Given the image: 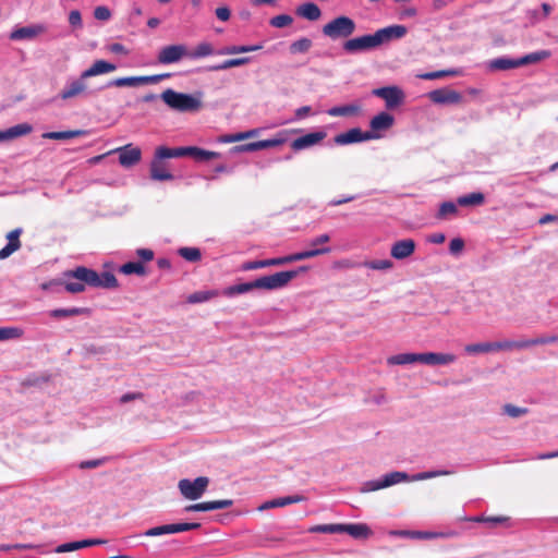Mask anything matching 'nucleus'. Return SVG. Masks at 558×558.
Segmentation results:
<instances>
[{
    "label": "nucleus",
    "mask_w": 558,
    "mask_h": 558,
    "mask_svg": "<svg viewBox=\"0 0 558 558\" xmlns=\"http://www.w3.org/2000/svg\"><path fill=\"white\" fill-rule=\"evenodd\" d=\"M407 34V27L403 25H392L380 28L374 34L363 35L348 39L343 44V50L348 53L363 52L375 49L392 39L402 38Z\"/></svg>",
    "instance_id": "nucleus-1"
},
{
    "label": "nucleus",
    "mask_w": 558,
    "mask_h": 558,
    "mask_svg": "<svg viewBox=\"0 0 558 558\" xmlns=\"http://www.w3.org/2000/svg\"><path fill=\"white\" fill-rule=\"evenodd\" d=\"M299 275L298 270H286L279 271L269 276L259 277L251 282H243L239 284H233L225 289L223 295L226 296H234L238 294H243L250 292L254 289L259 290H277L281 289L289 284L291 280H293Z\"/></svg>",
    "instance_id": "nucleus-2"
},
{
    "label": "nucleus",
    "mask_w": 558,
    "mask_h": 558,
    "mask_svg": "<svg viewBox=\"0 0 558 558\" xmlns=\"http://www.w3.org/2000/svg\"><path fill=\"white\" fill-rule=\"evenodd\" d=\"M451 472L449 471H429V472H422L413 475L411 477V481H423L433 478L436 476L441 475H449ZM410 477L405 472L395 471L391 473L386 474L381 480H374V481H367L363 483L360 492L361 493H371L378 489H383L389 486H392L395 484L409 481Z\"/></svg>",
    "instance_id": "nucleus-3"
},
{
    "label": "nucleus",
    "mask_w": 558,
    "mask_h": 558,
    "mask_svg": "<svg viewBox=\"0 0 558 558\" xmlns=\"http://www.w3.org/2000/svg\"><path fill=\"white\" fill-rule=\"evenodd\" d=\"M68 279H77L86 282L87 286L94 288L111 289L118 287V280L116 276L110 271H104L98 274L97 271L86 268L84 266L76 267L73 270H69L64 274Z\"/></svg>",
    "instance_id": "nucleus-4"
},
{
    "label": "nucleus",
    "mask_w": 558,
    "mask_h": 558,
    "mask_svg": "<svg viewBox=\"0 0 558 558\" xmlns=\"http://www.w3.org/2000/svg\"><path fill=\"white\" fill-rule=\"evenodd\" d=\"M330 252L329 247L314 248L304 252L294 253L283 257L268 258L263 260H250L241 265V270L248 271L259 268H266L270 266H280L292 262H299L307 258H312L322 254Z\"/></svg>",
    "instance_id": "nucleus-5"
},
{
    "label": "nucleus",
    "mask_w": 558,
    "mask_h": 558,
    "mask_svg": "<svg viewBox=\"0 0 558 558\" xmlns=\"http://www.w3.org/2000/svg\"><path fill=\"white\" fill-rule=\"evenodd\" d=\"M160 97L171 109L181 112L197 111L202 107V102L192 95L178 93L171 88L162 92Z\"/></svg>",
    "instance_id": "nucleus-6"
},
{
    "label": "nucleus",
    "mask_w": 558,
    "mask_h": 558,
    "mask_svg": "<svg viewBox=\"0 0 558 558\" xmlns=\"http://www.w3.org/2000/svg\"><path fill=\"white\" fill-rule=\"evenodd\" d=\"M174 151V147L159 146L155 150L154 158L150 162L149 173L151 180L155 181H171L173 180L172 173L168 170L167 163L163 159L167 158H179L174 155H167Z\"/></svg>",
    "instance_id": "nucleus-7"
},
{
    "label": "nucleus",
    "mask_w": 558,
    "mask_h": 558,
    "mask_svg": "<svg viewBox=\"0 0 558 558\" xmlns=\"http://www.w3.org/2000/svg\"><path fill=\"white\" fill-rule=\"evenodd\" d=\"M356 29L355 22L345 15L332 19L323 26V34L331 40L349 38Z\"/></svg>",
    "instance_id": "nucleus-8"
},
{
    "label": "nucleus",
    "mask_w": 558,
    "mask_h": 558,
    "mask_svg": "<svg viewBox=\"0 0 558 558\" xmlns=\"http://www.w3.org/2000/svg\"><path fill=\"white\" fill-rule=\"evenodd\" d=\"M209 480L206 476L196 477L194 481L183 478L179 482L180 493L190 500L199 499L206 492Z\"/></svg>",
    "instance_id": "nucleus-9"
},
{
    "label": "nucleus",
    "mask_w": 558,
    "mask_h": 558,
    "mask_svg": "<svg viewBox=\"0 0 558 558\" xmlns=\"http://www.w3.org/2000/svg\"><path fill=\"white\" fill-rule=\"evenodd\" d=\"M170 74H158L151 76H129V77H119L111 80L108 82L107 87H135L143 84H156L160 82L162 78L169 77Z\"/></svg>",
    "instance_id": "nucleus-10"
},
{
    "label": "nucleus",
    "mask_w": 558,
    "mask_h": 558,
    "mask_svg": "<svg viewBox=\"0 0 558 558\" xmlns=\"http://www.w3.org/2000/svg\"><path fill=\"white\" fill-rule=\"evenodd\" d=\"M119 154V162L122 167L130 168L137 165L142 159V150L138 147L128 144L108 151V154Z\"/></svg>",
    "instance_id": "nucleus-11"
},
{
    "label": "nucleus",
    "mask_w": 558,
    "mask_h": 558,
    "mask_svg": "<svg viewBox=\"0 0 558 558\" xmlns=\"http://www.w3.org/2000/svg\"><path fill=\"white\" fill-rule=\"evenodd\" d=\"M168 155H174L179 158L189 156L196 161H207L220 157V154L217 151L206 150L196 146L174 147V151L169 153Z\"/></svg>",
    "instance_id": "nucleus-12"
},
{
    "label": "nucleus",
    "mask_w": 558,
    "mask_h": 558,
    "mask_svg": "<svg viewBox=\"0 0 558 558\" xmlns=\"http://www.w3.org/2000/svg\"><path fill=\"white\" fill-rule=\"evenodd\" d=\"M373 95L381 98L388 109L400 106L404 99V93L398 86H386L373 90Z\"/></svg>",
    "instance_id": "nucleus-13"
},
{
    "label": "nucleus",
    "mask_w": 558,
    "mask_h": 558,
    "mask_svg": "<svg viewBox=\"0 0 558 558\" xmlns=\"http://www.w3.org/2000/svg\"><path fill=\"white\" fill-rule=\"evenodd\" d=\"M513 349L512 341H499V342H481V343H471L464 347L465 353L470 355L488 353L493 351H501V350H511Z\"/></svg>",
    "instance_id": "nucleus-14"
},
{
    "label": "nucleus",
    "mask_w": 558,
    "mask_h": 558,
    "mask_svg": "<svg viewBox=\"0 0 558 558\" xmlns=\"http://www.w3.org/2000/svg\"><path fill=\"white\" fill-rule=\"evenodd\" d=\"M378 136L373 132H362L361 129L354 128L350 129L344 133H340L335 136L333 141L337 145H348L353 143H360L363 141H368L373 138H377Z\"/></svg>",
    "instance_id": "nucleus-15"
},
{
    "label": "nucleus",
    "mask_w": 558,
    "mask_h": 558,
    "mask_svg": "<svg viewBox=\"0 0 558 558\" xmlns=\"http://www.w3.org/2000/svg\"><path fill=\"white\" fill-rule=\"evenodd\" d=\"M185 56H187V49L184 45H169L160 49L157 60L161 64H171Z\"/></svg>",
    "instance_id": "nucleus-16"
},
{
    "label": "nucleus",
    "mask_w": 558,
    "mask_h": 558,
    "mask_svg": "<svg viewBox=\"0 0 558 558\" xmlns=\"http://www.w3.org/2000/svg\"><path fill=\"white\" fill-rule=\"evenodd\" d=\"M456 360L457 356L452 353H418V362L426 365H447L456 362Z\"/></svg>",
    "instance_id": "nucleus-17"
},
{
    "label": "nucleus",
    "mask_w": 558,
    "mask_h": 558,
    "mask_svg": "<svg viewBox=\"0 0 558 558\" xmlns=\"http://www.w3.org/2000/svg\"><path fill=\"white\" fill-rule=\"evenodd\" d=\"M86 80L83 78L82 74L78 78L71 81L59 94L62 100H68L81 96L86 93L87 85Z\"/></svg>",
    "instance_id": "nucleus-18"
},
{
    "label": "nucleus",
    "mask_w": 558,
    "mask_h": 558,
    "mask_svg": "<svg viewBox=\"0 0 558 558\" xmlns=\"http://www.w3.org/2000/svg\"><path fill=\"white\" fill-rule=\"evenodd\" d=\"M429 99L435 104H459L462 100V95L456 90L439 88L429 93Z\"/></svg>",
    "instance_id": "nucleus-19"
},
{
    "label": "nucleus",
    "mask_w": 558,
    "mask_h": 558,
    "mask_svg": "<svg viewBox=\"0 0 558 558\" xmlns=\"http://www.w3.org/2000/svg\"><path fill=\"white\" fill-rule=\"evenodd\" d=\"M325 137H326V133L322 132V131L307 133L303 136H300V137L293 140L291 143V148L293 150H302V149H305L307 147L318 144Z\"/></svg>",
    "instance_id": "nucleus-20"
},
{
    "label": "nucleus",
    "mask_w": 558,
    "mask_h": 558,
    "mask_svg": "<svg viewBox=\"0 0 558 558\" xmlns=\"http://www.w3.org/2000/svg\"><path fill=\"white\" fill-rule=\"evenodd\" d=\"M415 242L412 239H404L392 244L390 254L396 259H404L411 256L415 251Z\"/></svg>",
    "instance_id": "nucleus-21"
},
{
    "label": "nucleus",
    "mask_w": 558,
    "mask_h": 558,
    "mask_svg": "<svg viewBox=\"0 0 558 558\" xmlns=\"http://www.w3.org/2000/svg\"><path fill=\"white\" fill-rule=\"evenodd\" d=\"M23 230L16 228L7 234L8 244L0 250V259H5L21 248L20 236Z\"/></svg>",
    "instance_id": "nucleus-22"
},
{
    "label": "nucleus",
    "mask_w": 558,
    "mask_h": 558,
    "mask_svg": "<svg viewBox=\"0 0 558 558\" xmlns=\"http://www.w3.org/2000/svg\"><path fill=\"white\" fill-rule=\"evenodd\" d=\"M232 505H233V501L231 499L205 501V502L190 505L185 508V511H189V512H191V511H211V510H218V509H227V508H230Z\"/></svg>",
    "instance_id": "nucleus-23"
},
{
    "label": "nucleus",
    "mask_w": 558,
    "mask_h": 558,
    "mask_svg": "<svg viewBox=\"0 0 558 558\" xmlns=\"http://www.w3.org/2000/svg\"><path fill=\"white\" fill-rule=\"evenodd\" d=\"M117 66L106 60H96L88 69L82 72L83 78L106 74L116 71Z\"/></svg>",
    "instance_id": "nucleus-24"
},
{
    "label": "nucleus",
    "mask_w": 558,
    "mask_h": 558,
    "mask_svg": "<svg viewBox=\"0 0 558 558\" xmlns=\"http://www.w3.org/2000/svg\"><path fill=\"white\" fill-rule=\"evenodd\" d=\"M45 32H46V28L43 25L24 26V27L14 29L10 34V39H12V40L32 39Z\"/></svg>",
    "instance_id": "nucleus-25"
},
{
    "label": "nucleus",
    "mask_w": 558,
    "mask_h": 558,
    "mask_svg": "<svg viewBox=\"0 0 558 558\" xmlns=\"http://www.w3.org/2000/svg\"><path fill=\"white\" fill-rule=\"evenodd\" d=\"M282 143L281 140L271 138V140H263L258 142L247 143L244 145L235 146L234 150L236 151H256L260 149H266L270 147H276Z\"/></svg>",
    "instance_id": "nucleus-26"
},
{
    "label": "nucleus",
    "mask_w": 558,
    "mask_h": 558,
    "mask_svg": "<svg viewBox=\"0 0 558 558\" xmlns=\"http://www.w3.org/2000/svg\"><path fill=\"white\" fill-rule=\"evenodd\" d=\"M298 16L308 21H317L322 16L319 7L314 2H306L299 5L295 10Z\"/></svg>",
    "instance_id": "nucleus-27"
},
{
    "label": "nucleus",
    "mask_w": 558,
    "mask_h": 558,
    "mask_svg": "<svg viewBox=\"0 0 558 558\" xmlns=\"http://www.w3.org/2000/svg\"><path fill=\"white\" fill-rule=\"evenodd\" d=\"M33 128L28 123H20L9 128L5 131H0V141L13 140L20 136L29 134Z\"/></svg>",
    "instance_id": "nucleus-28"
},
{
    "label": "nucleus",
    "mask_w": 558,
    "mask_h": 558,
    "mask_svg": "<svg viewBox=\"0 0 558 558\" xmlns=\"http://www.w3.org/2000/svg\"><path fill=\"white\" fill-rule=\"evenodd\" d=\"M78 315H90L88 307H71V308H56L49 312V316L54 319L68 318Z\"/></svg>",
    "instance_id": "nucleus-29"
},
{
    "label": "nucleus",
    "mask_w": 558,
    "mask_h": 558,
    "mask_svg": "<svg viewBox=\"0 0 558 558\" xmlns=\"http://www.w3.org/2000/svg\"><path fill=\"white\" fill-rule=\"evenodd\" d=\"M558 342V335L556 336H545L537 337L533 339L522 340V341H512L513 349H524L533 345L548 344Z\"/></svg>",
    "instance_id": "nucleus-30"
},
{
    "label": "nucleus",
    "mask_w": 558,
    "mask_h": 558,
    "mask_svg": "<svg viewBox=\"0 0 558 558\" xmlns=\"http://www.w3.org/2000/svg\"><path fill=\"white\" fill-rule=\"evenodd\" d=\"M305 500V497L302 495L287 496L276 498L269 501H266L263 506L259 507L260 510L270 509L276 507H284L291 504H296Z\"/></svg>",
    "instance_id": "nucleus-31"
},
{
    "label": "nucleus",
    "mask_w": 558,
    "mask_h": 558,
    "mask_svg": "<svg viewBox=\"0 0 558 558\" xmlns=\"http://www.w3.org/2000/svg\"><path fill=\"white\" fill-rule=\"evenodd\" d=\"M393 121L395 119L391 114L387 112H380L371 120L369 126L372 131L388 130L392 126Z\"/></svg>",
    "instance_id": "nucleus-32"
},
{
    "label": "nucleus",
    "mask_w": 558,
    "mask_h": 558,
    "mask_svg": "<svg viewBox=\"0 0 558 558\" xmlns=\"http://www.w3.org/2000/svg\"><path fill=\"white\" fill-rule=\"evenodd\" d=\"M342 533H348L354 538H365L371 534V530L363 523L341 524Z\"/></svg>",
    "instance_id": "nucleus-33"
},
{
    "label": "nucleus",
    "mask_w": 558,
    "mask_h": 558,
    "mask_svg": "<svg viewBox=\"0 0 558 558\" xmlns=\"http://www.w3.org/2000/svg\"><path fill=\"white\" fill-rule=\"evenodd\" d=\"M87 134V130L53 131L44 133L43 137L48 140H70L74 137L84 136Z\"/></svg>",
    "instance_id": "nucleus-34"
},
{
    "label": "nucleus",
    "mask_w": 558,
    "mask_h": 558,
    "mask_svg": "<svg viewBox=\"0 0 558 558\" xmlns=\"http://www.w3.org/2000/svg\"><path fill=\"white\" fill-rule=\"evenodd\" d=\"M361 111V107L359 105H344L337 106L328 109L327 113L331 117H350L356 116Z\"/></svg>",
    "instance_id": "nucleus-35"
},
{
    "label": "nucleus",
    "mask_w": 558,
    "mask_h": 558,
    "mask_svg": "<svg viewBox=\"0 0 558 558\" xmlns=\"http://www.w3.org/2000/svg\"><path fill=\"white\" fill-rule=\"evenodd\" d=\"M519 59L496 58L489 62V68L495 71H506L519 68Z\"/></svg>",
    "instance_id": "nucleus-36"
},
{
    "label": "nucleus",
    "mask_w": 558,
    "mask_h": 558,
    "mask_svg": "<svg viewBox=\"0 0 558 558\" xmlns=\"http://www.w3.org/2000/svg\"><path fill=\"white\" fill-rule=\"evenodd\" d=\"M263 48L262 45H253V46H246V45H232L227 46L219 50V54L222 56H229V54H238V53H245V52H253L260 50Z\"/></svg>",
    "instance_id": "nucleus-37"
},
{
    "label": "nucleus",
    "mask_w": 558,
    "mask_h": 558,
    "mask_svg": "<svg viewBox=\"0 0 558 558\" xmlns=\"http://www.w3.org/2000/svg\"><path fill=\"white\" fill-rule=\"evenodd\" d=\"M550 56H551V53L549 50L534 51V52H531L529 54H525V56L519 58V65L523 66V65H527V64H532V63H537V62L548 59Z\"/></svg>",
    "instance_id": "nucleus-38"
},
{
    "label": "nucleus",
    "mask_w": 558,
    "mask_h": 558,
    "mask_svg": "<svg viewBox=\"0 0 558 558\" xmlns=\"http://www.w3.org/2000/svg\"><path fill=\"white\" fill-rule=\"evenodd\" d=\"M484 202H485V196L481 192L470 193V194L460 196L457 199V204L460 206H463V207L480 206V205L484 204Z\"/></svg>",
    "instance_id": "nucleus-39"
},
{
    "label": "nucleus",
    "mask_w": 558,
    "mask_h": 558,
    "mask_svg": "<svg viewBox=\"0 0 558 558\" xmlns=\"http://www.w3.org/2000/svg\"><path fill=\"white\" fill-rule=\"evenodd\" d=\"M418 362V353H400L387 359L389 365H405Z\"/></svg>",
    "instance_id": "nucleus-40"
},
{
    "label": "nucleus",
    "mask_w": 558,
    "mask_h": 558,
    "mask_svg": "<svg viewBox=\"0 0 558 558\" xmlns=\"http://www.w3.org/2000/svg\"><path fill=\"white\" fill-rule=\"evenodd\" d=\"M250 60L251 59L248 57L228 59V60L222 61L219 64L211 65L209 68V70L210 71L228 70V69H231V68H235V66H241V65L247 64L250 62Z\"/></svg>",
    "instance_id": "nucleus-41"
},
{
    "label": "nucleus",
    "mask_w": 558,
    "mask_h": 558,
    "mask_svg": "<svg viewBox=\"0 0 558 558\" xmlns=\"http://www.w3.org/2000/svg\"><path fill=\"white\" fill-rule=\"evenodd\" d=\"M214 53V48L211 44L203 41L199 43L193 51H187V57L191 59H199Z\"/></svg>",
    "instance_id": "nucleus-42"
},
{
    "label": "nucleus",
    "mask_w": 558,
    "mask_h": 558,
    "mask_svg": "<svg viewBox=\"0 0 558 558\" xmlns=\"http://www.w3.org/2000/svg\"><path fill=\"white\" fill-rule=\"evenodd\" d=\"M120 271L124 275L136 274L138 276H144L146 274V269L141 262L125 263L120 267Z\"/></svg>",
    "instance_id": "nucleus-43"
},
{
    "label": "nucleus",
    "mask_w": 558,
    "mask_h": 558,
    "mask_svg": "<svg viewBox=\"0 0 558 558\" xmlns=\"http://www.w3.org/2000/svg\"><path fill=\"white\" fill-rule=\"evenodd\" d=\"M312 45L313 44L310 38L302 37V38L293 41L290 45L289 50L291 53H305L311 49Z\"/></svg>",
    "instance_id": "nucleus-44"
},
{
    "label": "nucleus",
    "mask_w": 558,
    "mask_h": 558,
    "mask_svg": "<svg viewBox=\"0 0 558 558\" xmlns=\"http://www.w3.org/2000/svg\"><path fill=\"white\" fill-rule=\"evenodd\" d=\"M457 213H458V207H457V205L454 203H452V202H444V203L440 204L436 217L438 219L442 220V219L448 218L449 216H454Z\"/></svg>",
    "instance_id": "nucleus-45"
},
{
    "label": "nucleus",
    "mask_w": 558,
    "mask_h": 558,
    "mask_svg": "<svg viewBox=\"0 0 558 558\" xmlns=\"http://www.w3.org/2000/svg\"><path fill=\"white\" fill-rule=\"evenodd\" d=\"M178 253L187 262H198L202 258V253L197 247H181Z\"/></svg>",
    "instance_id": "nucleus-46"
},
{
    "label": "nucleus",
    "mask_w": 558,
    "mask_h": 558,
    "mask_svg": "<svg viewBox=\"0 0 558 558\" xmlns=\"http://www.w3.org/2000/svg\"><path fill=\"white\" fill-rule=\"evenodd\" d=\"M23 336V330L17 327H0V341L17 339Z\"/></svg>",
    "instance_id": "nucleus-47"
},
{
    "label": "nucleus",
    "mask_w": 558,
    "mask_h": 558,
    "mask_svg": "<svg viewBox=\"0 0 558 558\" xmlns=\"http://www.w3.org/2000/svg\"><path fill=\"white\" fill-rule=\"evenodd\" d=\"M362 265L373 270H388L393 266L392 262L389 259L368 260L364 262Z\"/></svg>",
    "instance_id": "nucleus-48"
},
{
    "label": "nucleus",
    "mask_w": 558,
    "mask_h": 558,
    "mask_svg": "<svg viewBox=\"0 0 558 558\" xmlns=\"http://www.w3.org/2000/svg\"><path fill=\"white\" fill-rule=\"evenodd\" d=\"M474 522H485L490 523L492 525L506 524L509 521V517L506 515H492V517H476L473 518Z\"/></svg>",
    "instance_id": "nucleus-49"
},
{
    "label": "nucleus",
    "mask_w": 558,
    "mask_h": 558,
    "mask_svg": "<svg viewBox=\"0 0 558 558\" xmlns=\"http://www.w3.org/2000/svg\"><path fill=\"white\" fill-rule=\"evenodd\" d=\"M292 22H293L292 16H290L288 14H280V15L274 16L269 21V24L272 27L283 28V27H287V26L291 25Z\"/></svg>",
    "instance_id": "nucleus-50"
},
{
    "label": "nucleus",
    "mask_w": 558,
    "mask_h": 558,
    "mask_svg": "<svg viewBox=\"0 0 558 558\" xmlns=\"http://www.w3.org/2000/svg\"><path fill=\"white\" fill-rule=\"evenodd\" d=\"M457 74H458V71H456V70H442V71L424 73V74L418 75V77H421L423 80H436V78H440L444 76H453Z\"/></svg>",
    "instance_id": "nucleus-51"
},
{
    "label": "nucleus",
    "mask_w": 558,
    "mask_h": 558,
    "mask_svg": "<svg viewBox=\"0 0 558 558\" xmlns=\"http://www.w3.org/2000/svg\"><path fill=\"white\" fill-rule=\"evenodd\" d=\"M311 532L320 533H342L341 524H323L316 525L310 530Z\"/></svg>",
    "instance_id": "nucleus-52"
},
{
    "label": "nucleus",
    "mask_w": 558,
    "mask_h": 558,
    "mask_svg": "<svg viewBox=\"0 0 558 558\" xmlns=\"http://www.w3.org/2000/svg\"><path fill=\"white\" fill-rule=\"evenodd\" d=\"M171 529V524H165V525H159V526H155V527H151V529H148L144 535L145 536H160V535H163V534H171L172 533V530Z\"/></svg>",
    "instance_id": "nucleus-53"
},
{
    "label": "nucleus",
    "mask_w": 558,
    "mask_h": 558,
    "mask_svg": "<svg viewBox=\"0 0 558 558\" xmlns=\"http://www.w3.org/2000/svg\"><path fill=\"white\" fill-rule=\"evenodd\" d=\"M504 412L511 417H519L527 413L526 408H519L513 404L507 403L504 405Z\"/></svg>",
    "instance_id": "nucleus-54"
},
{
    "label": "nucleus",
    "mask_w": 558,
    "mask_h": 558,
    "mask_svg": "<svg viewBox=\"0 0 558 558\" xmlns=\"http://www.w3.org/2000/svg\"><path fill=\"white\" fill-rule=\"evenodd\" d=\"M76 281H66L64 289L70 293H81L85 290L86 282L75 279Z\"/></svg>",
    "instance_id": "nucleus-55"
},
{
    "label": "nucleus",
    "mask_w": 558,
    "mask_h": 558,
    "mask_svg": "<svg viewBox=\"0 0 558 558\" xmlns=\"http://www.w3.org/2000/svg\"><path fill=\"white\" fill-rule=\"evenodd\" d=\"M78 549H82L81 548V542L76 541V542H70V543L61 544V545H59L54 549V551L57 554H63V553H70V551L78 550Z\"/></svg>",
    "instance_id": "nucleus-56"
},
{
    "label": "nucleus",
    "mask_w": 558,
    "mask_h": 558,
    "mask_svg": "<svg viewBox=\"0 0 558 558\" xmlns=\"http://www.w3.org/2000/svg\"><path fill=\"white\" fill-rule=\"evenodd\" d=\"M199 527H201L199 523H172L170 530H172V533H180V532L196 530Z\"/></svg>",
    "instance_id": "nucleus-57"
},
{
    "label": "nucleus",
    "mask_w": 558,
    "mask_h": 558,
    "mask_svg": "<svg viewBox=\"0 0 558 558\" xmlns=\"http://www.w3.org/2000/svg\"><path fill=\"white\" fill-rule=\"evenodd\" d=\"M214 295H216L215 292H195L189 296V302L190 303L205 302Z\"/></svg>",
    "instance_id": "nucleus-58"
},
{
    "label": "nucleus",
    "mask_w": 558,
    "mask_h": 558,
    "mask_svg": "<svg viewBox=\"0 0 558 558\" xmlns=\"http://www.w3.org/2000/svg\"><path fill=\"white\" fill-rule=\"evenodd\" d=\"M94 16L99 21H108L111 17V12L107 7L99 5L95 8Z\"/></svg>",
    "instance_id": "nucleus-59"
},
{
    "label": "nucleus",
    "mask_w": 558,
    "mask_h": 558,
    "mask_svg": "<svg viewBox=\"0 0 558 558\" xmlns=\"http://www.w3.org/2000/svg\"><path fill=\"white\" fill-rule=\"evenodd\" d=\"M69 23L73 28H82V26H83L82 15L78 10H72L69 13Z\"/></svg>",
    "instance_id": "nucleus-60"
},
{
    "label": "nucleus",
    "mask_w": 558,
    "mask_h": 558,
    "mask_svg": "<svg viewBox=\"0 0 558 558\" xmlns=\"http://www.w3.org/2000/svg\"><path fill=\"white\" fill-rule=\"evenodd\" d=\"M464 248V241L461 238H454L449 243V251L453 255L460 254Z\"/></svg>",
    "instance_id": "nucleus-61"
},
{
    "label": "nucleus",
    "mask_w": 558,
    "mask_h": 558,
    "mask_svg": "<svg viewBox=\"0 0 558 558\" xmlns=\"http://www.w3.org/2000/svg\"><path fill=\"white\" fill-rule=\"evenodd\" d=\"M106 460L107 459L102 458V459L82 461L80 463V469H83V470L84 469H95V468L102 465L106 462Z\"/></svg>",
    "instance_id": "nucleus-62"
},
{
    "label": "nucleus",
    "mask_w": 558,
    "mask_h": 558,
    "mask_svg": "<svg viewBox=\"0 0 558 558\" xmlns=\"http://www.w3.org/2000/svg\"><path fill=\"white\" fill-rule=\"evenodd\" d=\"M247 138V134L245 132H239L235 134H229L223 136L222 142L225 143H233V142H240Z\"/></svg>",
    "instance_id": "nucleus-63"
},
{
    "label": "nucleus",
    "mask_w": 558,
    "mask_h": 558,
    "mask_svg": "<svg viewBox=\"0 0 558 558\" xmlns=\"http://www.w3.org/2000/svg\"><path fill=\"white\" fill-rule=\"evenodd\" d=\"M215 13L216 16L223 22L228 21L231 15L230 9L228 7H219L216 9Z\"/></svg>",
    "instance_id": "nucleus-64"
}]
</instances>
